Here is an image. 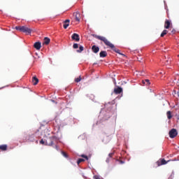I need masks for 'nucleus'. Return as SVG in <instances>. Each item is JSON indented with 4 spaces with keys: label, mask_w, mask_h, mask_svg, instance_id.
I'll return each instance as SVG.
<instances>
[{
    "label": "nucleus",
    "mask_w": 179,
    "mask_h": 179,
    "mask_svg": "<svg viewBox=\"0 0 179 179\" xmlns=\"http://www.w3.org/2000/svg\"><path fill=\"white\" fill-rule=\"evenodd\" d=\"M92 36L93 37H94V38H97V40L103 41V43H104V44L106 45L107 47H110V48L113 50L115 52H117V51H118V49H117V48H115V46L113 43H111V42H110L109 40L107 39V38L96 34H93Z\"/></svg>",
    "instance_id": "obj_1"
},
{
    "label": "nucleus",
    "mask_w": 179,
    "mask_h": 179,
    "mask_svg": "<svg viewBox=\"0 0 179 179\" xmlns=\"http://www.w3.org/2000/svg\"><path fill=\"white\" fill-rule=\"evenodd\" d=\"M57 142H58V138L55 136L48 137L46 139H41V141H40L41 145H45V146H52L54 143H57Z\"/></svg>",
    "instance_id": "obj_2"
},
{
    "label": "nucleus",
    "mask_w": 179,
    "mask_h": 179,
    "mask_svg": "<svg viewBox=\"0 0 179 179\" xmlns=\"http://www.w3.org/2000/svg\"><path fill=\"white\" fill-rule=\"evenodd\" d=\"M15 30L25 33L26 34H31L33 29L26 27V26H17L15 27Z\"/></svg>",
    "instance_id": "obj_3"
},
{
    "label": "nucleus",
    "mask_w": 179,
    "mask_h": 179,
    "mask_svg": "<svg viewBox=\"0 0 179 179\" xmlns=\"http://www.w3.org/2000/svg\"><path fill=\"white\" fill-rule=\"evenodd\" d=\"M169 134V137L171 138V139L176 138V136L178 135V133L177 132V129H172Z\"/></svg>",
    "instance_id": "obj_4"
},
{
    "label": "nucleus",
    "mask_w": 179,
    "mask_h": 179,
    "mask_svg": "<svg viewBox=\"0 0 179 179\" xmlns=\"http://www.w3.org/2000/svg\"><path fill=\"white\" fill-rule=\"evenodd\" d=\"M169 161H166L164 159H161L157 162V166H164L166 163H169Z\"/></svg>",
    "instance_id": "obj_5"
},
{
    "label": "nucleus",
    "mask_w": 179,
    "mask_h": 179,
    "mask_svg": "<svg viewBox=\"0 0 179 179\" xmlns=\"http://www.w3.org/2000/svg\"><path fill=\"white\" fill-rule=\"evenodd\" d=\"M73 15L74 16L76 22H80V13L79 12L73 13Z\"/></svg>",
    "instance_id": "obj_6"
},
{
    "label": "nucleus",
    "mask_w": 179,
    "mask_h": 179,
    "mask_svg": "<svg viewBox=\"0 0 179 179\" xmlns=\"http://www.w3.org/2000/svg\"><path fill=\"white\" fill-rule=\"evenodd\" d=\"M115 94H121L122 93V88L120 87H117V88L114 89Z\"/></svg>",
    "instance_id": "obj_7"
},
{
    "label": "nucleus",
    "mask_w": 179,
    "mask_h": 179,
    "mask_svg": "<svg viewBox=\"0 0 179 179\" xmlns=\"http://www.w3.org/2000/svg\"><path fill=\"white\" fill-rule=\"evenodd\" d=\"M92 50L94 52V54H97L100 51V48L99 46H96V45H94L92 47Z\"/></svg>",
    "instance_id": "obj_8"
},
{
    "label": "nucleus",
    "mask_w": 179,
    "mask_h": 179,
    "mask_svg": "<svg viewBox=\"0 0 179 179\" xmlns=\"http://www.w3.org/2000/svg\"><path fill=\"white\" fill-rule=\"evenodd\" d=\"M72 40H75L76 41H79L80 40V37L78 34H73L71 36Z\"/></svg>",
    "instance_id": "obj_9"
},
{
    "label": "nucleus",
    "mask_w": 179,
    "mask_h": 179,
    "mask_svg": "<svg viewBox=\"0 0 179 179\" xmlns=\"http://www.w3.org/2000/svg\"><path fill=\"white\" fill-rule=\"evenodd\" d=\"M171 25V21L169 20H166L165 24H164V28L165 29H170V26Z\"/></svg>",
    "instance_id": "obj_10"
},
{
    "label": "nucleus",
    "mask_w": 179,
    "mask_h": 179,
    "mask_svg": "<svg viewBox=\"0 0 179 179\" xmlns=\"http://www.w3.org/2000/svg\"><path fill=\"white\" fill-rule=\"evenodd\" d=\"M27 139L29 142H34V134H29L28 136H27Z\"/></svg>",
    "instance_id": "obj_11"
},
{
    "label": "nucleus",
    "mask_w": 179,
    "mask_h": 179,
    "mask_svg": "<svg viewBox=\"0 0 179 179\" xmlns=\"http://www.w3.org/2000/svg\"><path fill=\"white\" fill-rule=\"evenodd\" d=\"M34 48H36V50H40L41 48V43L36 42L34 44Z\"/></svg>",
    "instance_id": "obj_12"
},
{
    "label": "nucleus",
    "mask_w": 179,
    "mask_h": 179,
    "mask_svg": "<svg viewBox=\"0 0 179 179\" xmlns=\"http://www.w3.org/2000/svg\"><path fill=\"white\" fill-rule=\"evenodd\" d=\"M51 41V39H50L48 37H45L43 39V44H45V45H48Z\"/></svg>",
    "instance_id": "obj_13"
},
{
    "label": "nucleus",
    "mask_w": 179,
    "mask_h": 179,
    "mask_svg": "<svg viewBox=\"0 0 179 179\" xmlns=\"http://www.w3.org/2000/svg\"><path fill=\"white\" fill-rule=\"evenodd\" d=\"M99 57L101 58H106L107 57V52L106 51H101L99 53Z\"/></svg>",
    "instance_id": "obj_14"
},
{
    "label": "nucleus",
    "mask_w": 179,
    "mask_h": 179,
    "mask_svg": "<svg viewBox=\"0 0 179 179\" xmlns=\"http://www.w3.org/2000/svg\"><path fill=\"white\" fill-rule=\"evenodd\" d=\"M32 83L34 86H36V85H37V83H38V78H37V77L34 76L32 78Z\"/></svg>",
    "instance_id": "obj_15"
},
{
    "label": "nucleus",
    "mask_w": 179,
    "mask_h": 179,
    "mask_svg": "<svg viewBox=\"0 0 179 179\" xmlns=\"http://www.w3.org/2000/svg\"><path fill=\"white\" fill-rule=\"evenodd\" d=\"M69 22H70L69 20H66L64 22V25H63L64 29H68V27L69 26Z\"/></svg>",
    "instance_id": "obj_16"
},
{
    "label": "nucleus",
    "mask_w": 179,
    "mask_h": 179,
    "mask_svg": "<svg viewBox=\"0 0 179 179\" xmlns=\"http://www.w3.org/2000/svg\"><path fill=\"white\" fill-rule=\"evenodd\" d=\"M0 150H3V152H5V150H8V145H1Z\"/></svg>",
    "instance_id": "obj_17"
},
{
    "label": "nucleus",
    "mask_w": 179,
    "mask_h": 179,
    "mask_svg": "<svg viewBox=\"0 0 179 179\" xmlns=\"http://www.w3.org/2000/svg\"><path fill=\"white\" fill-rule=\"evenodd\" d=\"M166 115L168 120H171V118H173V115H171V111H167Z\"/></svg>",
    "instance_id": "obj_18"
},
{
    "label": "nucleus",
    "mask_w": 179,
    "mask_h": 179,
    "mask_svg": "<svg viewBox=\"0 0 179 179\" xmlns=\"http://www.w3.org/2000/svg\"><path fill=\"white\" fill-rule=\"evenodd\" d=\"M102 142H103V143H108V142H110V137L108 136L105 137L103 139Z\"/></svg>",
    "instance_id": "obj_19"
},
{
    "label": "nucleus",
    "mask_w": 179,
    "mask_h": 179,
    "mask_svg": "<svg viewBox=\"0 0 179 179\" xmlns=\"http://www.w3.org/2000/svg\"><path fill=\"white\" fill-rule=\"evenodd\" d=\"M167 33H169V31L164 29L162 33L161 34V37H164V36H166V34H167Z\"/></svg>",
    "instance_id": "obj_20"
},
{
    "label": "nucleus",
    "mask_w": 179,
    "mask_h": 179,
    "mask_svg": "<svg viewBox=\"0 0 179 179\" xmlns=\"http://www.w3.org/2000/svg\"><path fill=\"white\" fill-rule=\"evenodd\" d=\"M83 162H85V159H83V158L78 159V160L77 161L78 166H79V164H80V163H82Z\"/></svg>",
    "instance_id": "obj_21"
},
{
    "label": "nucleus",
    "mask_w": 179,
    "mask_h": 179,
    "mask_svg": "<svg viewBox=\"0 0 179 179\" xmlns=\"http://www.w3.org/2000/svg\"><path fill=\"white\" fill-rule=\"evenodd\" d=\"M80 80H82V77L80 76L75 79V82H76L77 83H79Z\"/></svg>",
    "instance_id": "obj_22"
},
{
    "label": "nucleus",
    "mask_w": 179,
    "mask_h": 179,
    "mask_svg": "<svg viewBox=\"0 0 179 179\" xmlns=\"http://www.w3.org/2000/svg\"><path fill=\"white\" fill-rule=\"evenodd\" d=\"M83 50H84L83 46H80L79 50H77V52H82V51H83Z\"/></svg>",
    "instance_id": "obj_23"
},
{
    "label": "nucleus",
    "mask_w": 179,
    "mask_h": 179,
    "mask_svg": "<svg viewBox=\"0 0 179 179\" xmlns=\"http://www.w3.org/2000/svg\"><path fill=\"white\" fill-rule=\"evenodd\" d=\"M73 48L74 49L79 48V45L78 43H74Z\"/></svg>",
    "instance_id": "obj_24"
},
{
    "label": "nucleus",
    "mask_w": 179,
    "mask_h": 179,
    "mask_svg": "<svg viewBox=\"0 0 179 179\" xmlns=\"http://www.w3.org/2000/svg\"><path fill=\"white\" fill-rule=\"evenodd\" d=\"M149 85H150V80L146 79L145 80V85L146 86H149Z\"/></svg>",
    "instance_id": "obj_25"
},
{
    "label": "nucleus",
    "mask_w": 179,
    "mask_h": 179,
    "mask_svg": "<svg viewBox=\"0 0 179 179\" xmlns=\"http://www.w3.org/2000/svg\"><path fill=\"white\" fill-rule=\"evenodd\" d=\"M81 157H83V159H86L87 160H89V157L87 155H82Z\"/></svg>",
    "instance_id": "obj_26"
},
{
    "label": "nucleus",
    "mask_w": 179,
    "mask_h": 179,
    "mask_svg": "<svg viewBox=\"0 0 179 179\" xmlns=\"http://www.w3.org/2000/svg\"><path fill=\"white\" fill-rule=\"evenodd\" d=\"M62 155H63L64 157H68V154H66V152H62Z\"/></svg>",
    "instance_id": "obj_27"
},
{
    "label": "nucleus",
    "mask_w": 179,
    "mask_h": 179,
    "mask_svg": "<svg viewBox=\"0 0 179 179\" xmlns=\"http://www.w3.org/2000/svg\"><path fill=\"white\" fill-rule=\"evenodd\" d=\"M94 179H103V178H101V177H100L99 176H94Z\"/></svg>",
    "instance_id": "obj_28"
},
{
    "label": "nucleus",
    "mask_w": 179,
    "mask_h": 179,
    "mask_svg": "<svg viewBox=\"0 0 179 179\" xmlns=\"http://www.w3.org/2000/svg\"><path fill=\"white\" fill-rule=\"evenodd\" d=\"M113 156H114V152L109 153L108 157H113Z\"/></svg>",
    "instance_id": "obj_29"
},
{
    "label": "nucleus",
    "mask_w": 179,
    "mask_h": 179,
    "mask_svg": "<svg viewBox=\"0 0 179 179\" xmlns=\"http://www.w3.org/2000/svg\"><path fill=\"white\" fill-rule=\"evenodd\" d=\"M120 162V164H124L125 162H124V161H122V160H120V161H119Z\"/></svg>",
    "instance_id": "obj_30"
},
{
    "label": "nucleus",
    "mask_w": 179,
    "mask_h": 179,
    "mask_svg": "<svg viewBox=\"0 0 179 179\" xmlns=\"http://www.w3.org/2000/svg\"><path fill=\"white\" fill-rule=\"evenodd\" d=\"M142 83H143V85H146L145 80H143Z\"/></svg>",
    "instance_id": "obj_31"
},
{
    "label": "nucleus",
    "mask_w": 179,
    "mask_h": 179,
    "mask_svg": "<svg viewBox=\"0 0 179 179\" xmlns=\"http://www.w3.org/2000/svg\"><path fill=\"white\" fill-rule=\"evenodd\" d=\"M55 149H56V150H59V149L58 148V146L57 145H55Z\"/></svg>",
    "instance_id": "obj_32"
},
{
    "label": "nucleus",
    "mask_w": 179,
    "mask_h": 179,
    "mask_svg": "<svg viewBox=\"0 0 179 179\" xmlns=\"http://www.w3.org/2000/svg\"><path fill=\"white\" fill-rule=\"evenodd\" d=\"M106 163H110V159H106Z\"/></svg>",
    "instance_id": "obj_33"
},
{
    "label": "nucleus",
    "mask_w": 179,
    "mask_h": 179,
    "mask_svg": "<svg viewBox=\"0 0 179 179\" xmlns=\"http://www.w3.org/2000/svg\"><path fill=\"white\" fill-rule=\"evenodd\" d=\"M116 52H117V54H120V55H122V54L120 52V50H118V49H117V50Z\"/></svg>",
    "instance_id": "obj_34"
},
{
    "label": "nucleus",
    "mask_w": 179,
    "mask_h": 179,
    "mask_svg": "<svg viewBox=\"0 0 179 179\" xmlns=\"http://www.w3.org/2000/svg\"><path fill=\"white\" fill-rule=\"evenodd\" d=\"M166 62H169V60H167Z\"/></svg>",
    "instance_id": "obj_35"
}]
</instances>
